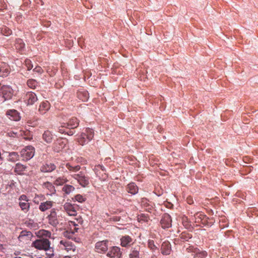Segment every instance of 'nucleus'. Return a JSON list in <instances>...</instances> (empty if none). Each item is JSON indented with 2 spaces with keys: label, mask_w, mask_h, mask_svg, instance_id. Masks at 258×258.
I'll return each instance as SVG.
<instances>
[{
  "label": "nucleus",
  "mask_w": 258,
  "mask_h": 258,
  "mask_svg": "<svg viewBox=\"0 0 258 258\" xmlns=\"http://www.w3.org/2000/svg\"><path fill=\"white\" fill-rule=\"evenodd\" d=\"M13 95V89L8 85H3L0 89V102H4L12 98Z\"/></svg>",
  "instance_id": "f257e3e1"
},
{
  "label": "nucleus",
  "mask_w": 258,
  "mask_h": 258,
  "mask_svg": "<svg viewBox=\"0 0 258 258\" xmlns=\"http://www.w3.org/2000/svg\"><path fill=\"white\" fill-rule=\"evenodd\" d=\"M33 246L39 250H47L50 247V242L47 239L41 238L35 240L32 243Z\"/></svg>",
  "instance_id": "f03ea898"
},
{
  "label": "nucleus",
  "mask_w": 258,
  "mask_h": 258,
  "mask_svg": "<svg viewBox=\"0 0 258 258\" xmlns=\"http://www.w3.org/2000/svg\"><path fill=\"white\" fill-rule=\"evenodd\" d=\"M106 255L110 258H120L122 255L121 248L118 246H112L107 253Z\"/></svg>",
  "instance_id": "7ed1b4c3"
},
{
  "label": "nucleus",
  "mask_w": 258,
  "mask_h": 258,
  "mask_svg": "<svg viewBox=\"0 0 258 258\" xmlns=\"http://www.w3.org/2000/svg\"><path fill=\"white\" fill-rule=\"evenodd\" d=\"M21 154L26 160L30 159L34 155V148L31 146H28L21 150Z\"/></svg>",
  "instance_id": "20e7f679"
},
{
  "label": "nucleus",
  "mask_w": 258,
  "mask_h": 258,
  "mask_svg": "<svg viewBox=\"0 0 258 258\" xmlns=\"http://www.w3.org/2000/svg\"><path fill=\"white\" fill-rule=\"evenodd\" d=\"M171 218L170 216L167 214H164L160 221L161 227L164 228H168L171 226Z\"/></svg>",
  "instance_id": "39448f33"
},
{
  "label": "nucleus",
  "mask_w": 258,
  "mask_h": 258,
  "mask_svg": "<svg viewBox=\"0 0 258 258\" xmlns=\"http://www.w3.org/2000/svg\"><path fill=\"white\" fill-rule=\"evenodd\" d=\"M141 247L140 245H136L131 248L129 254L130 258H142L141 254Z\"/></svg>",
  "instance_id": "423d86ee"
},
{
  "label": "nucleus",
  "mask_w": 258,
  "mask_h": 258,
  "mask_svg": "<svg viewBox=\"0 0 258 258\" xmlns=\"http://www.w3.org/2000/svg\"><path fill=\"white\" fill-rule=\"evenodd\" d=\"M73 176L83 187H85L88 184L87 177L81 172L79 173H75Z\"/></svg>",
  "instance_id": "0eeeda50"
},
{
  "label": "nucleus",
  "mask_w": 258,
  "mask_h": 258,
  "mask_svg": "<svg viewBox=\"0 0 258 258\" xmlns=\"http://www.w3.org/2000/svg\"><path fill=\"white\" fill-rule=\"evenodd\" d=\"M73 176L83 187H85L88 184L87 177L81 172L79 173H75Z\"/></svg>",
  "instance_id": "6e6552de"
},
{
  "label": "nucleus",
  "mask_w": 258,
  "mask_h": 258,
  "mask_svg": "<svg viewBox=\"0 0 258 258\" xmlns=\"http://www.w3.org/2000/svg\"><path fill=\"white\" fill-rule=\"evenodd\" d=\"M120 241L122 247H128L133 243V239L129 235H125L120 238Z\"/></svg>",
  "instance_id": "1a4fd4ad"
},
{
  "label": "nucleus",
  "mask_w": 258,
  "mask_h": 258,
  "mask_svg": "<svg viewBox=\"0 0 258 258\" xmlns=\"http://www.w3.org/2000/svg\"><path fill=\"white\" fill-rule=\"evenodd\" d=\"M171 251V245L169 242L165 241L163 242L161 246V252L162 254L167 255L170 254Z\"/></svg>",
  "instance_id": "9d476101"
},
{
  "label": "nucleus",
  "mask_w": 258,
  "mask_h": 258,
  "mask_svg": "<svg viewBox=\"0 0 258 258\" xmlns=\"http://www.w3.org/2000/svg\"><path fill=\"white\" fill-rule=\"evenodd\" d=\"M108 241L107 240H102L98 242V253H104L108 250L107 243Z\"/></svg>",
  "instance_id": "9b49d317"
},
{
  "label": "nucleus",
  "mask_w": 258,
  "mask_h": 258,
  "mask_svg": "<svg viewBox=\"0 0 258 258\" xmlns=\"http://www.w3.org/2000/svg\"><path fill=\"white\" fill-rule=\"evenodd\" d=\"M195 222L196 223H202L203 224H205L207 221V217L202 212H198L195 216Z\"/></svg>",
  "instance_id": "f8f14e48"
},
{
  "label": "nucleus",
  "mask_w": 258,
  "mask_h": 258,
  "mask_svg": "<svg viewBox=\"0 0 258 258\" xmlns=\"http://www.w3.org/2000/svg\"><path fill=\"white\" fill-rule=\"evenodd\" d=\"M26 99L28 105H33L36 102L38 99L35 93L30 92L26 94Z\"/></svg>",
  "instance_id": "ddd939ff"
},
{
  "label": "nucleus",
  "mask_w": 258,
  "mask_h": 258,
  "mask_svg": "<svg viewBox=\"0 0 258 258\" xmlns=\"http://www.w3.org/2000/svg\"><path fill=\"white\" fill-rule=\"evenodd\" d=\"M6 115L11 116L12 118H10L14 121H18L20 118L18 112L16 110H10L8 111L6 113Z\"/></svg>",
  "instance_id": "4468645a"
},
{
  "label": "nucleus",
  "mask_w": 258,
  "mask_h": 258,
  "mask_svg": "<svg viewBox=\"0 0 258 258\" xmlns=\"http://www.w3.org/2000/svg\"><path fill=\"white\" fill-rule=\"evenodd\" d=\"M126 191L132 195H135L138 191V187L134 183H131L127 185Z\"/></svg>",
  "instance_id": "2eb2a0df"
},
{
  "label": "nucleus",
  "mask_w": 258,
  "mask_h": 258,
  "mask_svg": "<svg viewBox=\"0 0 258 258\" xmlns=\"http://www.w3.org/2000/svg\"><path fill=\"white\" fill-rule=\"evenodd\" d=\"M192 251L195 253L194 258H205L207 256L206 251H200L197 248H194Z\"/></svg>",
  "instance_id": "dca6fc26"
},
{
  "label": "nucleus",
  "mask_w": 258,
  "mask_h": 258,
  "mask_svg": "<svg viewBox=\"0 0 258 258\" xmlns=\"http://www.w3.org/2000/svg\"><path fill=\"white\" fill-rule=\"evenodd\" d=\"M55 168V166L54 164H46L41 167V170L44 172H51L54 170Z\"/></svg>",
  "instance_id": "f3484780"
},
{
  "label": "nucleus",
  "mask_w": 258,
  "mask_h": 258,
  "mask_svg": "<svg viewBox=\"0 0 258 258\" xmlns=\"http://www.w3.org/2000/svg\"><path fill=\"white\" fill-rule=\"evenodd\" d=\"M43 140L47 143H50L52 141V134L50 132L48 131H45L43 134Z\"/></svg>",
  "instance_id": "a211bd4d"
},
{
  "label": "nucleus",
  "mask_w": 258,
  "mask_h": 258,
  "mask_svg": "<svg viewBox=\"0 0 258 258\" xmlns=\"http://www.w3.org/2000/svg\"><path fill=\"white\" fill-rule=\"evenodd\" d=\"M52 206V202L50 201H47L46 202L41 203L40 205L39 209L42 211H45V210L50 208Z\"/></svg>",
  "instance_id": "6ab92c4d"
},
{
  "label": "nucleus",
  "mask_w": 258,
  "mask_h": 258,
  "mask_svg": "<svg viewBox=\"0 0 258 258\" xmlns=\"http://www.w3.org/2000/svg\"><path fill=\"white\" fill-rule=\"evenodd\" d=\"M26 167L22 164L18 163L16 165L15 168V171L18 174H21V173L25 170Z\"/></svg>",
  "instance_id": "aec40b11"
},
{
  "label": "nucleus",
  "mask_w": 258,
  "mask_h": 258,
  "mask_svg": "<svg viewBox=\"0 0 258 258\" xmlns=\"http://www.w3.org/2000/svg\"><path fill=\"white\" fill-rule=\"evenodd\" d=\"M75 190V187L70 185H66L62 188V191L66 194H69Z\"/></svg>",
  "instance_id": "412c9836"
},
{
  "label": "nucleus",
  "mask_w": 258,
  "mask_h": 258,
  "mask_svg": "<svg viewBox=\"0 0 258 258\" xmlns=\"http://www.w3.org/2000/svg\"><path fill=\"white\" fill-rule=\"evenodd\" d=\"M6 64H4V66L0 67V76L3 77L7 76L9 71L8 68H6Z\"/></svg>",
  "instance_id": "4be33fe9"
},
{
  "label": "nucleus",
  "mask_w": 258,
  "mask_h": 258,
  "mask_svg": "<svg viewBox=\"0 0 258 258\" xmlns=\"http://www.w3.org/2000/svg\"><path fill=\"white\" fill-rule=\"evenodd\" d=\"M191 235L188 233L185 232H182L180 235V238L183 241H188L189 239L191 238Z\"/></svg>",
  "instance_id": "5701e85b"
},
{
  "label": "nucleus",
  "mask_w": 258,
  "mask_h": 258,
  "mask_svg": "<svg viewBox=\"0 0 258 258\" xmlns=\"http://www.w3.org/2000/svg\"><path fill=\"white\" fill-rule=\"evenodd\" d=\"M148 246L152 251H155L158 249L157 247L155 245L154 241L153 240H149L148 241Z\"/></svg>",
  "instance_id": "b1692460"
},
{
  "label": "nucleus",
  "mask_w": 258,
  "mask_h": 258,
  "mask_svg": "<svg viewBox=\"0 0 258 258\" xmlns=\"http://www.w3.org/2000/svg\"><path fill=\"white\" fill-rule=\"evenodd\" d=\"M49 109V103L48 101H46L45 102H43L40 105L39 110H48Z\"/></svg>",
  "instance_id": "393cba45"
},
{
  "label": "nucleus",
  "mask_w": 258,
  "mask_h": 258,
  "mask_svg": "<svg viewBox=\"0 0 258 258\" xmlns=\"http://www.w3.org/2000/svg\"><path fill=\"white\" fill-rule=\"evenodd\" d=\"M26 201V202H20L19 205L22 210H27L29 207V203L27 202V200Z\"/></svg>",
  "instance_id": "a878e982"
},
{
  "label": "nucleus",
  "mask_w": 258,
  "mask_h": 258,
  "mask_svg": "<svg viewBox=\"0 0 258 258\" xmlns=\"http://www.w3.org/2000/svg\"><path fill=\"white\" fill-rule=\"evenodd\" d=\"M60 243L61 244H62L66 247V249L67 250H71V249H73V250H75L73 246L72 245H70L69 243L67 242H64L63 240H61L60 242Z\"/></svg>",
  "instance_id": "bb28decb"
},
{
  "label": "nucleus",
  "mask_w": 258,
  "mask_h": 258,
  "mask_svg": "<svg viewBox=\"0 0 258 258\" xmlns=\"http://www.w3.org/2000/svg\"><path fill=\"white\" fill-rule=\"evenodd\" d=\"M67 166L68 167V168L73 172H76L80 170V166H72L70 165V164H68L67 165Z\"/></svg>",
  "instance_id": "cd10ccee"
},
{
  "label": "nucleus",
  "mask_w": 258,
  "mask_h": 258,
  "mask_svg": "<svg viewBox=\"0 0 258 258\" xmlns=\"http://www.w3.org/2000/svg\"><path fill=\"white\" fill-rule=\"evenodd\" d=\"M2 33L6 36H9L12 34V32L10 29L6 27L2 28Z\"/></svg>",
  "instance_id": "c85d7f7f"
},
{
  "label": "nucleus",
  "mask_w": 258,
  "mask_h": 258,
  "mask_svg": "<svg viewBox=\"0 0 258 258\" xmlns=\"http://www.w3.org/2000/svg\"><path fill=\"white\" fill-rule=\"evenodd\" d=\"M37 83L34 80H29L27 82V84L28 86L31 88H33L35 87Z\"/></svg>",
  "instance_id": "c756f323"
},
{
  "label": "nucleus",
  "mask_w": 258,
  "mask_h": 258,
  "mask_svg": "<svg viewBox=\"0 0 258 258\" xmlns=\"http://www.w3.org/2000/svg\"><path fill=\"white\" fill-rule=\"evenodd\" d=\"M73 208H74V207L73 206V205L69 203H66L64 205V209L67 213L69 211L72 210Z\"/></svg>",
  "instance_id": "7c9ffc66"
},
{
  "label": "nucleus",
  "mask_w": 258,
  "mask_h": 258,
  "mask_svg": "<svg viewBox=\"0 0 258 258\" xmlns=\"http://www.w3.org/2000/svg\"><path fill=\"white\" fill-rule=\"evenodd\" d=\"M25 62L28 71L30 70L33 68V65L31 64L30 60L27 59L25 60Z\"/></svg>",
  "instance_id": "2f4dec72"
},
{
  "label": "nucleus",
  "mask_w": 258,
  "mask_h": 258,
  "mask_svg": "<svg viewBox=\"0 0 258 258\" xmlns=\"http://www.w3.org/2000/svg\"><path fill=\"white\" fill-rule=\"evenodd\" d=\"M82 220L81 219H76V221H71V224L74 226L75 227L78 226L79 225V224H82Z\"/></svg>",
  "instance_id": "473e14b6"
},
{
  "label": "nucleus",
  "mask_w": 258,
  "mask_h": 258,
  "mask_svg": "<svg viewBox=\"0 0 258 258\" xmlns=\"http://www.w3.org/2000/svg\"><path fill=\"white\" fill-rule=\"evenodd\" d=\"M87 138L90 140L92 139V134H93V130L91 128L87 129Z\"/></svg>",
  "instance_id": "72a5a7b5"
},
{
  "label": "nucleus",
  "mask_w": 258,
  "mask_h": 258,
  "mask_svg": "<svg viewBox=\"0 0 258 258\" xmlns=\"http://www.w3.org/2000/svg\"><path fill=\"white\" fill-rule=\"evenodd\" d=\"M66 182V180L63 179L58 178L55 181L54 183L56 185H60Z\"/></svg>",
  "instance_id": "f704fd0d"
},
{
  "label": "nucleus",
  "mask_w": 258,
  "mask_h": 258,
  "mask_svg": "<svg viewBox=\"0 0 258 258\" xmlns=\"http://www.w3.org/2000/svg\"><path fill=\"white\" fill-rule=\"evenodd\" d=\"M75 200L79 202H82L84 201L83 197L80 195H78L75 196Z\"/></svg>",
  "instance_id": "c9c22d12"
},
{
  "label": "nucleus",
  "mask_w": 258,
  "mask_h": 258,
  "mask_svg": "<svg viewBox=\"0 0 258 258\" xmlns=\"http://www.w3.org/2000/svg\"><path fill=\"white\" fill-rule=\"evenodd\" d=\"M120 217L117 216H113L111 217H110V220H111L114 222L119 221L120 220Z\"/></svg>",
  "instance_id": "e433bc0d"
},
{
  "label": "nucleus",
  "mask_w": 258,
  "mask_h": 258,
  "mask_svg": "<svg viewBox=\"0 0 258 258\" xmlns=\"http://www.w3.org/2000/svg\"><path fill=\"white\" fill-rule=\"evenodd\" d=\"M68 214L70 216H75L77 214V212L75 208H73L72 210L69 211Z\"/></svg>",
  "instance_id": "4c0bfd02"
},
{
  "label": "nucleus",
  "mask_w": 258,
  "mask_h": 258,
  "mask_svg": "<svg viewBox=\"0 0 258 258\" xmlns=\"http://www.w3.org/2000/svg\"><path fill=\"white\" fill-rule=\"evenodd\" d=\"M34 71L36 73L41 74L42 73V70L39 66H37L34 70Z\"/></svg>",
  "instance_id": "58836bf2"
},
{
  "label": "nucleus",
  "mask_w": 258,
  "mask_h": 258,
  "mask_svg": "<svg viewBox=\"0 0 258 258\" xmlns=\"http://www.w3.org/2000/svg\"><path fill=\"white\" fill-rule=\"evenodd\" d=\"M186 202L189 205H191L194 203V200H193L192 197H191L190 196L186 198Z\"/></svg>",
  "instance_id": "ea45409f"
},
{
  "label": "nucleus",
  "mask_w": 258,
  "mask_h": 258,
  "mask_svg": "<svg viewBox=\"0 0 258 258\" xmlns=\"http://www.w3.org/2000/svg\"><path fill=\"white\" fill-rule=\"evenodd\" d=\"M24 46V44H23V43H19L18 42L16 43V47L17 49H20L23 48Z\"/></svg>",
  "instance_id": "a19ab883"
},
{
  "label": "nucleus",
  "mask_w": 258,
  "mask_h": 258,
  "mask_svg": "<svg viewBox=\"0 0 258 258\" xmlns=\"http://www.w3.org/2000/svg\"><path fill=\"white\" fill-rule=\"evenodd\" d=\"M14 135H17V133L15 132H10V133H8V135L10 137H14Z\"/></svg>",
  "instance_id": "79ce46f5"
},
{
  "label": "nucleus",
  "mask_w": 258,
  "mask_h": 258,
  "mask_svg": "<svg viewBox=\"0 0 258 258\" xmlns=\"http://www.w3.org/2000/svg\"><path fill=\"white\" fill-rule=\"evenodd\" d=\"M42 234L47 237H50L51 235L50 233L47 231H44Z\"/></svg>",
  "instance_id": "37998d69"
},
{
  "label": "nucleus",
  "mask_w": 258,
  "mask_h": 258,
  "mask_svg": "<svg viewBox=\"0 0 258 258\" xmlns=\"http://www.w3.org/2000/svg\"><path fill=\"white\" fill-rule=\"evenodd\" d=\"M84 138L83 137L82 139H80L79 140V143L82 145H83L84 144Z\"/></svg>",
  "instance_id": "c03bdc74"
},
{
  "label": "nucleus",
  "mask_w": 258,
  "mask_h": 258,
  "mask_svg": "<svg viewBox=\"0 0 258 258\" xmlns=\"http://www.w3.org/2000/svg\"><path fill=\"white\" fill-rule=\"evenodd\" d=\"M26 199V197L25 196H24V195H23V196H21V197L20 198V200L21 201H22V200L25 201Z\"/></svg>",
  "instance_id": "a18cd8bd"
},
{
  "label": "nucleus",
  "mask_w": 258,
  "mask_h": 258,
  "mask_svg": "<svg viewBox=\"0 0 258 258\" xmlns=\"http://www.w3.org/2000/svg\"><path fill=\"white\" fill-rule=\"evenodd\" d=\"M98 167H100L102 171H104L105 168L102 165H98Z\"/></svg>",
  "instance_id": "49530a36"
},
{
  "label": "nucleus",
  "mask_w": 258,
  "mask_h": 258,
  "mask_svg": "<svg viewBox=\"0 0 258 258\" xmlns=\"http://www.w3.org/2000/svg\"><path fill=\"white\" fill-rule=\"evenodd\" d=\"M147 203V200L146 199H143L142 201V204L145 205Z\"/></svg>",
  "instance_id": "de8ad7c7"
},
{
  "label": "nucleus",
  "mask_w": 258,
  "mask_h": 258,
  "mask_svg": "<svg viewBox=\"0 0 258 258\" xmlns=\"http://www.w3.org/2000/svg\"><path fill=\"white\" fill-rule=\"evenodd\" d=\"M142 216H141L140 217V218H139V219L140 220V221H141V220H142V219H141ZM143 220H144V221H147V218L145 217V219H143Z\"/></svg>",
  "instance_id": "09e8293b"
},
{
  "label": "nucleus",
  "mask_w": 258,
  "mask_h": 258,
  "mask_svg": "<svg viewBox=\"0 0 258 258\" xmlns=\"http://www.w3.org/2000/svg\"><path fill=\"white\" fill-rule=\"evenodd\" d=\"M62 127L61 126V128H59V131L58 132L59 133H63L64 132L63 130L62 129Z\"/></svg>",
  "instance_id": "8fccbe9b"
},
{
  "label": "nucleus",
  "mask_w": 258,
  "mask_h": 258,
  "mask_svg": "<svg viewBox=\"0 0 258 258\" xmlns=\"http://www.w3.org/2000/svg\"><path fill=\"white\" fill-rule=\"evenodd\" d=\"M68 135H73V133L71 131L69 133H68Z\"/></svg>",
  "instance_id": "3c124183"
},
{
  "label": "nucleus",
  "mask_w": 258,
  "mask_h": 258,
  "mask_svg": "<svg viewBox=\"0 0 258 258\" xmlns=\"http://www.w3.org/2000/svg\"><path fill=\"white\" fill-rule=\"evenodd\" d=\"M78 229V228H77L76 227H75L74 230H75L76 232H77Z\"/></svg>",
  "instance_id": "603ef678"
},
{
  "label": "nucleus",
  "mask_w": 258,
  "mask_h": 258,
  "mask_svg": "<svg viewBox=\"0 0 258 258\" xmlns=\"http://www.w3.org/2000/svg\"><path fill=\"white\" fill-rule=\"evenodd\" d=\"M151 258H156L155 255H153Z\"/></svg>",
  "instance_id": "864d4df0"
},
{
  "label": "nucleus",
  "mask_w": 258,
  "mask_h": 258,
  "mask_svg": "<svg viewBox=\"0 0 258 258\" xmlns=\"http://www.w3.org/2000/svg\"><path fill=\"white\" fill-rule=\"evenodd\" d=\"M48 255L51 256V255H53V253H51V254H48Z\"/></svg>",
  "instance_id": "5fc2aeb1"
},
{
  "label": "nucleus",
  "mask_w": 258,
  "mask_h": 258,
  "mask_svg": "<svg viewBox=\"0 0 258 258\" xmlns=\"http://www.w3.org/2000/svg\"><path fill=\"white\" fill-rule=\"evenodd\" d=\"M65 258H70L69 257H66Z\"/></svg>",
  "instance_id": "6e6d98bb"
},
{
  "label": "nucleus",
  "mask_w": 258,
  "mask_h": 258,
  "mask_svg": "<svg viewBox=\"0 0 258 258\" xmlns=\"http://www.w3.org/2000/svg\"><path fill=\"white\" fill-rule=\"evenodd\" d=\"M15 258H21V257H15Z\"/></svg>",
  "instance_id": "4d7b16f0"
}]
</instances>
